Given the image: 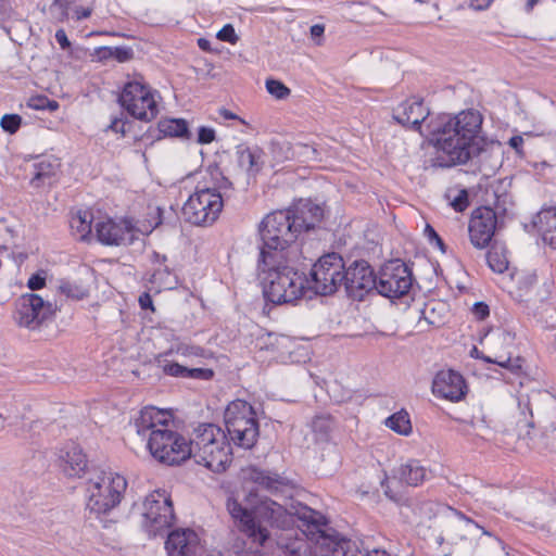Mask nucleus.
<instances>
[{"label":"nucleus","mask_w":556,"mask_h":556,"mask_svg":"<svg viewBox=\"0 0 556 556\" xmlns=\"http://www.w3.org/2000/svg\"><path fill=\"white\" fill-rule=\"evenodd\" d=\"M224 206L223 194L215 188L197 189L182 207L185 218L193 225H211Z\"/></svg>","instance_id":"obj_11"},{"label":"nucleus","mask_w":556,"mask_h":556,"mask_svg":"<svg viewBox=\"0 0 556 556\" xmlns=\"http://www.w3.org/2000/svg\"><path fill=\"white\" fill-rule=\"evenodd\" d=\"M296 514L307 530L318 535L317 542L331 548L332 556H367V552H362L356 542L340 539L334 531L329 533L326 517L321 513L311 507H300Z\"/></svg>","instance_id":"obj_7"},{"label":"nucleus","mask_w":556,"mask_h":556,"mask_svg":"<svg viewBox=\"0 0 556 556\" xmlns=\"http://www.w3.org/2000/svg\"><path fill=\"white\" fill-rule=\"evenodd\" d=\"M151 282L157 285L159 288L173 289L178 283L176 275L167 265L156 267L151 276Z\"/></svg>","instance_id":"obj_35"},{"label":"nucleus","mask_w":556,"mask_h":556,"mask_svg":"<svg viewBox=\"0 0 556 556\" xmlns=\"http://www.w3.org/2000/svg\"><path fill=\"white\" fill-rule=\"evenodd\" d=\"M476 353V357L484 361L485 363L496 364L513 374H519L522 369L523 359L520 356L513 358L510 354L507 355H495L490 357L480 353L477 348H473L472 354Z\"/></svg>","instance_id":"obj_31"},{"label":"nucleus","mask_w":556,"mask_h":556,"mask_svg":"<svg viewBox=\"0 0 556 556\" xmlns=\"http://www.w3.org/2000/svg\"><path fill=\"white\" fill-rule=\"evenodd\" d=\"M176 519L173 502L165 491L150 493L143 502L141 527L149 536L162 535Z\"/></svg>","instance_id":"obj_8"},{"label":"nucleus","mask_w":556,"mask_h":556,"mask_svg":"<svg viewBox=\"0 0 556 556\" xmlns=\"http://www.w3.org/2000/svg\"><path fill=\"white\" fill-rule=\"evenodd\" d=\"M76 0H54L51 4V13L58 22L68 18V11Z\"/></svg>","instance_id":"obj_39"},{"label":"nucleus","mask_w":556,"mask_h":556,"mask_svg":"<svg viewBox=\"0 0 556 556\" xmlns=\"http://www.w3.org/2000/svg\"><path fill=\"white\" fill-rule=\"evenodd\" d=\"M159 130L164 136L190 138L188 123L182 118H166L159 122Z\"/></svg>","instance_id":"obj_33"},{"label":"nucleus","mask_w":556,"mask_h":556,"mask_svg":"<svg viewBox=\"0 0 556 556\" xmlns=\"http://www.w3.org/2000/svg\"><path fill=\"white\" fill-rule=\"evenodd\" d=\"M125 124L126 123H125L124 119L115 117V118L112 119L109 128L112 129L115 132H119V134L124 135L125 131H126L125 130Z\"/></svg>","instance_id":"obj_59"},{"label":"nucleus","mask_w":556,"mask_h":556,"mask_svg":"<svg viewBox=\"0 0 556 556\" xmlns=\"http://www.w3.org/2000/svg\"><path fill=\"white\" fill-rule=\"evenodd\" d=\"M451 205L456 212H464L469 205L468 192L465 189L460 190Z\"/></svg>","instance_id":"obj_48"},{"label":"nucleus","mask_w":556,"mask_h":556,"mask_svg":"<svg viewBox=\"0 0 556 556\" xmlns=\"http://www.w3.org/2000/svg\"><path fill=\"white\" fill-rule=\"evenodd\" d=\"M265 86L267 92L278 100L287 99L291 93L290 88L278 79L269 78L266 80Z\"/></svg>","instance_id":"obj_38"},{"label":"nucleus","mask_w":556,"mask_h":556,"mask_svg":"<svg viewBox=\"0 0 556 556\" xmlns=\"http://www.w3.org/2000/svg\"><path fill=\"white\" fill-rule=\"evenodd\" d=\"M476 431L478 432L477 439L483 441L489 440L492 433V430L484 418L476 419Z\"/></svg>","instance_id":"obj_49"},{"label":"nucleus","mask_w":556,"mask_h":556,"mask_svg":"<svg viewBox=\"0 0 556 556\" xmlns=\"http://www.w3.org/2000/svg\"><path fill=\"white\" fill-rule=\"evenodd\" d=\"M225 426L230 441L250 450L257 442L260 425L253 406L242 400L231 402L225 410Z\"/></svg>","instance_id":"obj_6"},{"label":"nucleus","mask_w":556,"mask_h":556,"mask_svg":"<svg viewBox=\"0 0 556 556\" xmlns=\"http://www.w3.org/2000/svg\"><path fill=\"white\" fill-rule=\"evenodd\" d=\"M495 343H500L506 346H511L515 341V334L507 330H501L496 332L494 337Z\"/></svg>","instance_id":"obj_51"},{"label":"nucleus","mask_w":556,"mask_h":556,"mask_svg":"<svg viewBox=\"0 0 556 556\" xmlns=\"http://www.w3.org/2000/svg\"><path fill=\"white\" fill-rule=\"evenodd\" d=\"M395 477L406 485L419 486L432 477L429 468L418 459H408L395 470Z\"/></svg>","instance_id":"obj_27"},{"label":"nucleus","mask_w":556,"mask_h":556,"mask_svg":"<svg viewBox=\"0 0 556 556\" xmlns=\"http://www.w3.org/2000/svg\"><path fill=\"white\" fill-rule=\"evenodd\" d=\"M543 241L556 248V207L542 208L532 220Z\"/></svg>","instance_id":"obj_28"},{"label":"nucleus","mask_w":556,"mask_h":556,"mask_svg":"<svg viewBox=\"0 0 556 556\" xmlns=\"http://www.w3.org/2000/svg\"><path fill=\"white\" fill-rule=\"evenodd\" d=\"M47 273L45 270H40L30 276L27 281V287L30 290H40L46 286Z\"/></svg>","instance_id":"obj_47"},{"label":"nucleus","mask_w":556,"mask_h":556,"mask_svg":"<svg viewBox=\"0 0 556 556\" xmlns=\"http://www.w3.org/2000/svg\"><path fill=\"white\" fill-rule=\"evenodd\" d=\"M386 425L394 432L408 435L412 432V422L409 415L405 410H400L386 419Z\"/></svg>","instance_id":"obj_34"},{"label":"nucleus","mask_w":556,"mask_h":556,"mask_svg":"<svg viewBox=\"0 0 556 556\" xmlns=\"http://www.w3.org/2000/svg\"><path fill=\"white\" fill-rule=\"evenodd\" d=\"M300 233L313 229L324 217V211L311 201L300 202L288 210Z\"/></svg>","instance_id":"obj_26"},{"label":"nucleus","mask_w":556,"mask_h":556,"mask_svg":"<svg viewBox=\"0 0 556 556\" xmlns=\"http://www.w3.org/2000/svg\"><path fill=\"white\" fill-rule=\"evenodd\" d=\"M139 304L142 309H154L153 302L149 293L144 292L139 296Z\"/></svg>","instance_id":"obj_61"},{"label":"nucleus","mask_w":556,"mask_h":556,"mask_svg":"<svg viewBox=\"0 0 556 556\" xmlns=\"http://www.w3.org/2000/svg\"><path fill=\"white\" fill-rule=\"evenodd\" d=\"M200 549V538L194 530L177 528L167 533L165 551L168 556H197Z\"/></svg>","instance_id":"obj_20"},{"label":"nucleus","mask_w":556,"mask_h":556,"mask_svg":"<svg viewBox=\"0 0 556 556\" xmlns=\"http://www.w3.org/2000/svg\"><path fill=\"white\" fill-rule=\"evenodd\" d=\"M482 121V115L472 109L432 117L426 125V136L438 150L435 164L452 167L486 154V142L480 136Z\"/></svg>","instance_id":"obj_1"},{"label":"nucleus","mask_w":556,"mask_h":556,"mask_svg":"<svg viewBox=\"0 0 556 556\" xmlns=\"http://www.w3.org/2000/svg\"><path fill=\"white\" fill-rule=\"evenodd\" d=\"M104 56H111L117 60L118 62H127L132 59L134 51L128 47H114V48H104Z\"/></svg>","instance_id":"obj_40"},{"label":"nucleus","mask_w":556,"mask_h":556,"mask_svg":"<svg viewBox=\"0 0 556 556\" xmlns=\"http://www.w3.org/2000/svg\"><path fill=\"white\" fill-rule=\"evenodd\" d=\"M190 457L214 472L225 471L231 463V448L222 428L200 425L189 441Z\"/></svg>","instance_id":"obj_4"},{"label":"nucleus","mask_w":556,"mask_h":556,"mask_svg":"<svg viewBox=\"0 0 556 556\" xmlns=\"http://www.w3.org/2000/svg\"><path fill=\"white\" fill-rule=\"evenodd\" d=\"M214 376V371L210 368H188L186 378L198 379V380H211Z\"/></svg>","instance_id":"obj_45"},{"label":"nucleus","mask_w":556,"mask_h":556,"mask_svg":"<svg viewBox=\"0 0 556 556\" xmlns=\"http://www.w3.org/2000/svg\"><path fill=\"white\" fill-rule=\"evenodd\" d=\"M486 262L490 268L495 273H504L508 267V260L506 255L496 248H492L488 251Z\"/></svg>","instance_id":"obj_37"},{"label":"nucleus","mask_w":556,"mask_h":556,"mask_svg":"<svg viewBox=\"0 0 556 556\" xmlns=\"http://www.w3.org/2000/svg\"><path fill=\"white\" fill-rule=\"evenodd\" d=\"M343 258L337 253L326 254L311 269L309 288L317 294L330 295L343 283Z\"/></svg>","instance_id":"obj_12"},{"label":"nucleus","mask_w":556,"mask_h":556,"mask_svg":"<svg viewBox=\"0 0 556 556\" xmlns=\"http://www.w3.org/2000/svg\"><path fill=\"white\" fill-rule=\"evenodd\" d=\"M56 464L67 478H79L86 471L88 460L78 444L67 442L59 450Z\"/></svg>","instance_id":"obj_21"},{"label":"nucleus","mask_w":556,"mask_h":556,"mask_svg":"<svg viewBox=\"0 0 556 556\" xmlns=\"http://www.w3.org/2000/svg\"><path fill=\"white\" fill-rule=\"evenodd\" d=\"M413 285L409 268L401 261L383 265L376 277V291L389 299H399L408 293Z\"/></svg>","instance_id":"obj_13"},{"label":"nucleus","mask_w":556,"mask_h":556,"mask_svg":"<svg viewBox=\"0 0 556 556\" xmlns=\"http://www.w3.org/2000/svg\"><path fill=\"white\" fill-rule=\"evenodd\" d=\"M343 283L350 298L362 301L376 290V275L371 266L364 260L353 262L343 273Z\"/></svg>","instance_id":"obj_16"},{"label":"nucleus","mask_w":556,"mask_h":556,"mask_svg":"<svg viewBox=\"0 0 556 556\" xmlns=\"http://www.w3.org/2000/svg\"><path fill=\"white\" fill-rule=\"evenodd\" d=\"M22 124V117L17 114H7L2 116L0 126L9 134H15Z\"/></svg>","instance_id":"obj_42"},{"label":"nucleus","mask_w":556,"mask_h":556,"mask_svg":"<svg viewBox=\"0 0 556 556\" xmlns=\"http://www.w3.org/2000/svg\"><path fill=\"white\" fill-rule=\"evenodd\" d=\"M457 516H459V518L462 520H464L466 522V526L469 527V528H476V529H481L482 533L485 534V535H489L491 536V533L489 531H486L483 527H481L480 525H478L476 521H473L472 519L466 517L463 513L460 511H456Z\"/></svg>","instance_id":"obj_58"},{"label":"nucleus","mask_w":556,"mask_h":556,"mask_svg":"<svg viewBox=\"0 0 556 556\" xmlns=\"http://www.w3.org/2000/svg\"><path fill=\"white\" fill-rule=\"evenodd\" d=\"M215 140V130L211 127L201 126L198 131V142L208 144Z\"/></svg>","instance_id":"obj_50"},{"label":"nucleus","mask_w":556,"mask_h":556,"mask_svg":"<svg viewBox=\"0 0 556 556\" xmlns=\"http://www.w3.org/2000/svg\"><path fill=\"white\" fill-rule=\"evenodd\" d=\"M216 37L222 41H226L232 45H235L239 40V37L237 36L235 28L231 24L225 25L217 33Z\"/></svg>","instance_id":"obj_46"},{"label":"nucleus","mask_w":556,"mask_h":556,"mask_svg":"<svg viewBox=\"0 0 556 556\" xmlns=\"http://www.w3.org/2000/svg\"><path fill=\"white\" fill-rule=\"evenodd\" d=\"M96 232L100 242L106 245H121L131 241V226L126 222H114L110 218L96 224Z\"/></svg>","instance_id":"obj_24"},{"label":"nucleus","mask_w":556,"mask_h":556,"mask_svg":"<svg viewBox=\"0 0 556 556\" xmlns=\"http://www.w3.org/2000/svg\"><path fill=\"white\" fill-rule=\"evenodd\" d=\"M523 144V138L521 136H514L509 139V146L514 148L517 152Z\"/></svg>","instance_id":"obj_64"},{"label":"nucleus","mask_w":556,"mask_h":556,"mask_svg":"<svg viewBox=\"0 0 556 556\" xmlns=\"http://www.w3.org/2000/svg\"><path fill=\"white\" fill-rule=\"evenodd\" d=\"M147 446L155 459L166 465L180 464L190 458L189 442L168 426L152 431Z\"/></svg>","instance_id":"obj_10"},{"label":"nucleus","mask_w":556,"mask_h":556,"mask_svg":"<svg viewBox=\"0 0 556 556\" xmlns=\"http://www.w3.org/2000/svg\"><path fill=\"white\" fill-rule=\"evenodd\" d=\"M430 115L424 99L410 97L393 110V118L402 126L426 136V121Z\"/></svg>","instance_id":"obj_19"},{"label":"nucleus","mask_w":556,"mask_h":556,"mask_svg":"<svg viewBox=\"0 0 556 556\" xmlns=\"http://www.w3.org/2000/svg\"><path fill=\"white\" fill-rule=\"evenodd\" d=\"M325 31V26L321 24H315L311 27L309 33L313 38L321 37Z\"/></svg>","instance_id":"obj_63"},{"label":"nucleus","mask_w":556,"mask_h":556,"mask_svg":"<svg viewBox=\"0 0 556 556\" xmlns=\"http://www.w3.org/2000/svg\"><path fill=\"white\" fill-rule=\"evenodd\" d=\"M126 488V479L118 473H96L87 483V509L96 516L106 515L121 503Z\"/></svg>","instance_id":"obj_5"},{"label":"nucleus","mask_w":556,"mask_h":556,"mask_svg":"<svg viewBox=\"0 0 556 556\" xmlns=\"http://www.w3.org/2000/svg\"><path fill=\"white\" fill-rule=\"evenodd\" d=\"M241 478L244 486L251 485L250 496L258 491H265L269 494L283 493L291 488L290 481L287 478L252 465L241 470Z\"/></svg>","instance_id":"obj_17"},{"label":"nucleus","mask_w":556,"mask_h":556,"mask_svg":"<svg viewBox=\"0 0 556 556\" xmlns=\"http://www.w3.org/2000/svg\"><path fill=\"white\" fill-rule=\"evenodd\" d=\"M154 91L141 80L127 81L118 97L121 106L132 117L150 122L159 114Z\"/></svg>","instance_id":"obj_9"},{"label":"nucleus","mask_w":556,"mask_h":556,"mask_svg":"<svg viewBox=\"0 0 556 556\" xmlns=\"http://www.w3.org/2000/svg\"><path fill=\"white\" fill-rule=\"evenodd\" d=\"M227 510L237 522L239 530L244 533L253 544L261 547L269 539V531L253 514L243 507L237 500H227Z\"/></svg>","instance_id":"obj_18"},{"label":"nucleus","mask_w":556,"mask_h":556,"mask_svg":"<svg viewBox=\"0 0 556 556\" xmlns=\"http://www.w3.org/2000/svg\"><path fill=\"white\" fill-rule=\"evenodd\" d=\"M314 442L317 444L329 443L337 430V421L329 414H319L313 417L309 424Z\"/></svg>","instance_id":"obj_29"},{"label":"nucleus","mask_w":556,"mask_h":556,"mask_svg":"<svg viewBox=\"0 0 556 556\" xmlns=\"http://www.w3.org/2000/svg\"><path fill=\"white\" fill-rule=\"evenodd\" d=\"M170 414L163 409L150 406L140 410L139 416L134 421L136 432L146 438H150L152 431L161 430L164 426H169Z\"/></svg>","instance_id":"obj_25"},{"label":"nucleus","mask_w":556,"mask_h":556,"mask_svg":"<svg viewBox=\"0 0 556 556\" xmlns=\"http://www.w3.org/2000/svg\"><path fill=\"white\" fill-rule=\"evenodd\" d=\"M55 40L58 41V43L60 45V47L63 49V50H66L71 47V42L66 36V33L63 28H60L55 31Z\"/></svg>","instance_id":"obj_57"},{"label":"nucleus","mask_w":556,"mask_h":556,"mask_svg":"<svg viewBox=\"0 0 556 556\" xmlns=\"http://www.w3.org/2000/svg\"><path fill=\"white\" fill-rule=\"evenodd\" d=\"M457 421L459 425L457 428L458 433L464 437H467L472 442L477 443V441H478L477 433L478 432L476 431V419H471V420L458 419Z\"/></svg>","instance_id":"obj_41"},{"label":"nucleus","mask_w":556,"mask_h":556,"mask_svg":"<svg viewBox=\"0 0 556 556\" xmlns=\"http://www.w3.org/2000/svg\"><path fill=\"white\" fill-rule=\"evenodd\" d=\"M177 353L182 356H201L203 354V349L193 345H179L177 348Z\"/></svg>","instance_id":"obj_53"},{"label":"nucleus","mask_w":556,"mask_h":556,"mask_svg":"<svg viewBox=\"0 0 556 556\" xmlns=\"http://www.w3.org/2000/svg\"><path fill=\"white\" fill-rule=\"evenodd\" d=\"M14 13L13 0H0V16L5 20Z\"/></svg>","instance_id":"obj_55"},{"label":"nucleus","mask_w":556,"mask_h":556,"mask_svg":"<svg viewBox=\"0 0 556 556\" xmlns=\"http://www.w3.org/2000/svg\"><path fill=\"white\" fill-rule=\"evenodd\" d=\"M59 289L61 293L65 294L67 298L80 300L86 296V291L83 288L67 281L62 282Z\"/></svg>","instance_id":"obj_44"},{"label":"nucleus","mask_w":556,"mask_h":556,"mask_svg":"<svg viewBox=\"0 0 556 556\" xmlns=\"http://www.w3.org/2000/svg\"><path fill=\"white\" fill-rule=\"evenodd\" d=\"M160 366L165 375L186 378L187 367L175 362H161Z\"/></svg>","instance_id":"obj_43"},{"label":"nucleus","mask_w":556,"mask_h":556,"mask_svg":"<svg viewBox=\"0 0 556 556\" xmlns=\"http://www.w3.org/2000/svg\"><path fill=\"white\" fill-rule=\"evenodd\" d=\"M48 104L49 98L46 96L31 97L27 102V105L34 110H46Z\"/></svg>","instance_id":"obj_52"},{"label":"nucleus","mask_w":556,"mask_h":556,"mask_svg":"<svg viewBox=\"0 0 556 556\" xmlns=\"http://www.w3.org/2000/svg\"><path fill=\"white\" fill-rule=\"evenodd\" d=\"M503 222L498 219L496 212L490 206H480L472 211L468 232L471 244L476 249H485L492 241Z\"/></svg>","instance_id":"obj_15"},{"label":"nucleus","mask_w":556,"mask_h":556,"mask_svg":"<svg viewBox=\"0 0 556 556\" xmlns=\"http://www.w3.org/2000/svg\"><path fill=\"white\" fill-rule=\"evenodd\" d=\"M300 232L288 210L266 215L260 225L262 245L258 260L273 264L275 260H300L296 239Z\"/></svg>","instance_id":"obj_2"},{"label":"nucleus","mask_w":556,"mask_h":556,"mask_svg":"<svg viewBox=\"0 0 556 556\" xmlns=\"http://www.w3.org/2000/svg\"><path fill=\"white\" fill-rule=\"evenodd\" d=\"M93 215L90 211H78L71 219L70 225L79 240H86L91 233Z\"/></svg>","instance_id":"obj_32"},{"label":"nucleus","mask_w":556,"mask_h":556,"mask_svg":"<svg viewBox=\"0 0 556 556\" xmlns=\"http://www.w3.org/2000/svg\"><path fill=\"white\" fill-rule=\"evenodd\" d=\"M298 261L278 258L269 264L257 260L258 277L266 300L274 304H288L296 302L304 295L307 280L294 268Z\"/></svg>","instance_id":"obj_3"},{"label":"nucleus","mask_w":556,"mask_h":556,"mask_svg":"<svg viewBox=\"0 0 556 556\" xmlns=\"http://www.w3.org/2000/svg\"><path fill=\"white\" fill-rule=\"evenodd\" d=\"M493 0H471L469 7L476 11L486 10Z\"/></svg>","instance_id":"obj_60"},{"label":"nucleus","mask_w":556,"mask_h":556,"mask_svg":"<svg viewBox=\"0 0 556 556\" xmlns=\"http://www.w3.org/2000/svg\"><path fill=\"white\" fill-rule=\"evenodd\" d=\"M260 157L261 152L258 150H252L250 148H242L238 150V163L240 167L247 172H258Z\"/></svg>","instance_id":"obj_36"},{"label":"nucleus","mask_w":556,"mask_h":556,"mask_svg":"<svg viewBox=\"0 0 556 556\" xmlns=\"http://www.w3.org/2000/svg\"><path fill=\"white\" fill-rule=\"evenodd\" d=\"M74 12H75L76 20L80 21L84 18H88L92 14V9L77 7Z\"/></svg>","instance_id":"obj_62"},{"label":"nucleus","mask_w":556,"mask_h":556,"mask_svg":"<svg viewBox=\"0 0 556 556\" xmlns=\"http://www.w3.org/2000/svg\"><path fill=\"white\" fill-rule=\"evenodd\" d=\"M472 314L477 317V319L483 320L489 316L490 308L485 303L477 302L472 306Z\"/></svg>","instance_id":"obj_54"},{"label":"nucleus","mask_w":556,"mask_h":556,"mask_svg":"<svg viewBox=\"0 0 556 556\" xmlns=\"http://www.w3.org/2000/svg\"><path fill=\"white\" fill-rule=\"evenodd\" d=\"M34 176L30 185L40 188L45 185H51L59 173L60 163L53 159H42L34 165Z\"/></svg>","instance_id":"obj_30"},{"label":"nucleus","mask_w":556,"mask_h":556,"mask_svg":"<svg viewBox=\"0 0 556 556\" xmlns=\"http://www.w3.org/2000/svg\"><path fill=\"white\" fill-rule=\"evenodd\" d=\"M466 390V382L457 371L442 370L433 379V393L452 402L460 401L465 396Z\"/></svg>","instance_id":"obj_22"},{"label":"nucleus","mask_w":556,"mask_h":556,"mask_svg":"<svg viewBox=\"0 0 556 556\" xmlns=\"http://www.w3.org/2000/svg\"><path fill=\"white\" fill-rule=\"evenodd\" d=\"M305 505L292 507L294 511H290L277 502L265 498L261 500L255 507V515L258 519L268 522L271 527L279 529L288 528L292 522V516H298L296 510Z\"/></svg>","instance_id":"obj_23"},{"label":"nucleus","mask_w":556,"mask_h":556,"mask_svg":"<svg viewBox=\"0 0 556 556\" xmlns=\"http://www.w3.org/2000/svg\"><path fill=\"white\" fill-rule=\"evenodd\" d=\"M56 309L55 304L45 301L40 295L27 293L16 300L13 317L20 327L34 330L52 317Z\"/></svg>","instance_id":"obj_14"},{"label":"nucleus","mask_w":556,"mask_h":556,"mask_svg":"<svg viewBox=\"0 0 556 556\" xmlns=\"http://www.w3.org/2000/svg\"><path fill=\"white\" fill-rule=\"evenodd\" d=\"M425 232L427 233L430 242H435V244L439 247L441 251H445V244L443 240L440 238V236L435 232V230L430 226L427 225Z\"/></svg>","instance_id":"obj_56"}]
</instances>
